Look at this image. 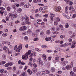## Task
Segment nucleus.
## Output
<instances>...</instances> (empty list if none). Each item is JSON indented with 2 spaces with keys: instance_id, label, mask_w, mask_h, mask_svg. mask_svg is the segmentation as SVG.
<instances>
[{
  "instance_id": "1",
  "label": "nucleus",
  "mask_w": 76,
  "mask_h": 76,
  "mask_svg": "<svg viewBox=\"0 0 76 76\" xmlns=\"http://www.w3.org/2000/svg\"><path fill=\"white\" fill-rule=\"evenodd\" d=\"M31 53V51L29 50L28 51V53H26V54L24 56H22V59L24 60H26L28 59V55H30Z\"/></svg>"
},
{
  "instance_id": "2",
  "label": "nucleus",
  "mask_w": 76,
  "mask_h": 76,
  "mask_svg": "<svg viewBox=\"0 0 76 76\" xmlns=\"http://www.w3.org/2000/svg\"><path fill=\"white\" fill-rule=\"evenodd\" d=\"M9 16L10 18H11L12 20H13L14 18H16L18 17V15L16 14H14L13 15L12 13H9Z\"/></svg>"
},
{
  "instance_id": "3",
  "label": "nucleus",
  "mask_w": 76,
  "mask_h": 76,
  "mask_svg": "<svg viewBox=\"0 0 76 76\" xmlns=\"http://www.w3.org/2000/svg\"><path fill=\"white\" fill-rule=\"evenodd\" d=\"M27 28L25 26H23L20 28L19 30L20 31H23L26 30Z\"/></svg>"
},
{
  "instance_id": "4",
  "label": "nucleus",
  "mask_w": 76,
  "mask_h": 76,
  "mask_svg": "<svg viewBox=\"0 0 76 76\" xmlns=\"http://www.w3.org/2000/svg\"><path fill=\"white\" fill-rule=\"evenodd\" d=\"M73 7L72 6H71L69 8V10H72V12H74L75 11V9L73 8Z\"/></svg>"
},
{
  "instance_id": "5",
  "label": "nucleus",
  "mask_w": 76,
  "mask_h": 76,
  "mask_svg": "<svg viewBox=\"0 0 76 76\" xmlns=\"http://www.w3.org/2000/svg\"><path fill=\"white\" fill-rule=\"evenodd\" d=\"M37 68H33L32 69V71L33 73H36L37 72Z\"/></svg>"
},
{
  "instance_id": "6",
  "label": "nucleus",
  "mask_w": 76,
  "mask_h": 76,
  "mask_svg": "<svg viewBox=\"0 0 76 76\" xmlns=\"http://www.w3.org/2000/svg\"><path fill=\"white\" fill-rule=\"evenodd\" d=\"M3 50H6V51H8L9 49V48L5 46L3 47Z\"/></svg>"
},
{
  "instance_id": "7",
  "label": "nucleus",
  "mask_w": 76,
  "mask_h": 76,
  "mask_svg": "<svg viewBox=\"0 0 76 76\" xmlns=\"http://www.w3.org/2000/svg\"><path fill=\"white\" fill-rule=\"evenodd\" d=\"M45 40L48 41H51V37H46L45 38Z\"/></svg>"
},
{
  "instance_id": "8",
  "label": "nucleus",
  "mask_w": 76,
  "mask_h": 76,
  "mask_svg": "<svg viewBox=\"0 0 76 76\" xmlns=\"http://www.w3.org/2000/svg\"><path fill=\"white\" fill-rule=\"evenodd\" d=\"M38 62H39V64H41V62H42V60L41 59V58H38Z\"/></svg>"
},
{
  "instance_id": "9",
  "label": "nucleus",
  "mask_w": 76,
  "mask_h": 76,
  "mask_svg": "<svg viewBox=\"0 0 76 76\" xmlns=\"http://www.w3.org/2000/svg\"><path fill=\"white\" fill-rule=\"evenodd\" d=\"M71 66H70L69 65H68L67 66H66V69H68V70H70L71 69Z\"/></svg>"
},
{
  "instance_id": "10",
  "label": "nucleus",
  "mask_w": 76,
  "mask_h": 76,
  "mask_svg": "<svg viewBox=\"0 0 76 76\" xmlns=\"http://www.w3.org/2000/svg\"><path fill=\"white\" fill-rule=\"evenodd\" d=\"M27 72L29 73V75H31L32 74V71L30 69H28L27 70Z\"/></svg>"
},
{
  "instance_id": "11",
  "label": "nucleus",
  "mask_w": 76,
  "mask_h": 76,
  "mask_svg": "<svg viewBox=\"0 0 76 76\" xmlns=\"http://www.w3.org/2000/svg\"><path fill=\"white\" fill-rule=\"evenodd\" d=\"M56 11H58L59 12H60V10H61V7H59L56 8Z\"/></svg>"
},
{
  "instance_id": "12",
  "label": "nucleus",
  "mask_w": 76,
  "mask_h": 76,
  "mask_svg": "<svg viewBox=\"0 0 76 76\" xmlns=\"http://www.w3.org/2000/svg\"><path fill=\"white\" fill-rule=\"evenodd\" d=\"M55 60L56 61H59L60 60V58H59V57L58 56H56L55 58Z\"/></svg>"
},
{
  "instance_id": "13",
  "label": "nucleus",
  "mask_w": 76,
  "mask_h": 76,
  "mask_svg": "<svg viewBox=\"0 0 76 76\" xmlns=\"http://www.w3.org/2000/svg\"><path fill=\"white\" fill-rule=\"evenodd\" d=\"M18 48L20 49V50H22V44H20V45L18 46Z\"/></svg>"
},
{
  "instance_id": "14",
  "label": "nucleus",
  "mask_w": 76,
  "mask_h": 76,
  "mask_svg": "<svg viewBox=\"0 0 76 76\" xmlns=\"http://www.w3.org/2000/svg\"><path fill=\"white\" fill-rule=\"evenodd\" d=\"M70 76H75V75L74 74V72H73L71 71V72H70Z\"/></svg>"
},
{
  "instance_id": "15",
  "label": "nucleus",
  "mask_w": 76,
  "mask_h": 76,
  "mask_svg": "<svg viewBox=\"0 0 76 76\" xmlns=\"http://www.w3.org/2000/svg\"><path fill=\"white\" fill-rule=\"evenodd\" d=\"M50 33H51L50 31L48 30L46 31V34L47 35H50Z\"/></svg>"
},
{
  "instance_id": "16",
  "label": "nucleus",
  "mask_w": 76,
  "mask_h": 76,
  "mask_svg": "<svg viewBox=\"0 0 76 76\" xmlns=\"http://www.w3.org/2000/svg\"><path fill=\"white\" fill-rule=\"evenodd\" d=\"M20 20L22 21L25 20V17L23 16H22L20 17Z\"/></svg>"
},
{
  "instance_id": "17",
  "label": "nucleus",
  "mask_w": 76,
  "mask_h": 76,
  "mask_svg": "<svg viewBox=\"0 0 76 76\" xmlns=\"http://www.w3.org/2000/svg\"><path fill=\"white\" fill-rule=\"evenodd\" d=\"M45 70L46 74H50V72L48 70Z\"/></svg>"
},
{
  "instance_id": "18",
  "label": "nucleus",
  "mask_w": 76,
  "mask_h": 76,
  "mask_svg": "<svg viewBox=\"0 0 76 76\" xmlns=\"http://www.w3.org/2000/svg\"><path fill=\"white\" fill-rule=\"evenodd\" d=\"M8 42V41H3L2 42V44H6Z\"/></svg>"
},
{
  "instance_id": "19",
  "label": "nucleus",
  "mask_w": 76,
  "mask_h": 76,
  "mask_svg": "<svg viewBox=\"0 0 76 76\" xmlns=\"http://www.w3.org/2000/svg\"><path fill=\"white\" fill-rule=\"evenodd\" d=\"M2 57L4 59V60H5L6 58V55H5L4 54L3 55Z\"/></svg>"
},
{
  "instance_id": "20",
  "label": "nucleus",
  "mask_w": 76,
  "mask_h": 76,
  "mask_svg": "<svg viewBox=\"0 0 76 76\" xmlns=\"http://www.w3.org/2000/svg\"><path fill=\"white\" fill-rule=\"evenodd\" d=\"M0 13L1 16H3V13H4V11L3 10H1L0 11Z\"/></svg>"
},
{
  "instance_id": "21",
  "label": "nucleus",
  "mask_w": 76,
  "mask_h": 76,
  "mask_svg": "<svg viewBox=\"0 0 76 76\" xmlns=\"http://www.w3.org/2000/svg\"><path fill=\"white\" fill-rule=\"evenodd\" d=\"M7 10L9 12L10 10L11 9V8H10V7H8L7 8Z\"/></svg>"
},
{
  "instance_id": "22",
  "label": "nucleus",
  "mask_w": 76,
  "mask_h": 76,
  "mask_svg": "<svg viewBox=\"0 0 76 76\" xmlns=\"http://www.w3.org/2000/svg\"><path fill=\"white\" fill-rule=\"evenodd\" d=\"M58 21L56 20L54 21V25H58Z\"/></svg>"
},
{
  "instance_id": "23",
  "label": "nucleus",
  "mask_w": 76,
  "mask_h": 76,
  "mask_svg": "<svg viewBox=\"0 0 76 76\" xmlns=\"http://www.w3.org/2000/svg\"><path fill=\"white\" fill-rule=\"evenodd\" d=\"M51 31H55V30H56V28H55V27H52L51 28Z\"/></svg>"
},
{
  "instance_id": "24",
  "label": "nucleus",
  "mask_w": 76,
  "mask_h": 76,
  "mask_svg": "<svg viewBox=\"0 0 76 76\" xmlns=\"http://www.w3.org/2000/svg\"><path fill=\"white\" fill-rule=\"evenodd\" d=\"M30 6H31V5L30 4H29V5H25V8H29V7Z\"/></svg>"
},
{
  "instance_id": "25",
  "label": "nucleus",
  "mask_w": 76,
  "mask_h": 76,
  "mask_svg": "<svg viewBox=\"0 0 76 76\" xmlns=\"http://www.w3.org/2000/svg\"><path fill=\"white\" fill-rule=\"evenodd\" d=\"M21 76H26V74H25V72H23L21 75Z\"/></svg>"
},
{
  "instance_id": "26",
  "label": "nucleus",
  "mask_w": 76,
  "mask_h": 76,
  "mask_svg": "<svg viewBox=\"0 0 76 76\" xmlns=\"http://www.w3.org/2000/svg\"><path fill=\"white\" fill-rule=\"evenodd\" d=\"M28 65L30 66L31 67H32V66H33V64H32V63L31 62L28 63Z\"/></svg>"
},
{
  "instance_id": "27",
  "label": "nucleus",
  "mask_w": 76,
  "mask_h": 76,
  "mask_svg": "<svg viewBox=\"0 0 76 76\" xmlns=\"http://www.w3.org/2000/svg\"><path fill=\"white\" fill-rule=\"evenodd\" d=\"M18 13H20L22 12V9L20 8H19L17 10Z\"/></svg>"
},
{
  "instance_id": "28",
  "label": "nucleus",
  "mask_w": 76,
  "mask_h": 76,
  "mask_svg": "<svg viewBox=\"0 0 76 76\" xmlns=\"http://www.w3.org/2000/svg\"><path fill=\"white\" fill-rule=\"evenodd\" d=\"M60 37L61 38V39L64 38H65V35H61V36H60Z\"/></svg>"
},
{
  "instance_id": "29",
  "label": "nucleus",
  "mask_w": 76,
  "mask_h": 76,
  "mask_svg": "<svg viewBox=\"0 0 76 76\" xmlns=\"http://www.w3.org/2000/svg\"><path fill=\"white\" fill-rule=\"evenodd\" d=\"M29 18L28 17L26 16L25 18V20H26V22L29 21Z\"/></svg>"
},
{
  "instance_id": "30",
  "label": "nucleus",
  "mask_w": 76,
  "mask_h": 76,
  "mask_svg": "<svg viewBox=\"0 0 76 76\" xmlns=\"http://www.w3.org/2000/svg\"><path fill=\"white\" fill-rule=\"evenodd\" d=\"M65 27L66 28H69V24H68V23H66Z\"/></svg>"
},
{
  "instance_id": "31",
  "label": "nucleus",
  "mask_w": 76,
  "mask_h": 76,
  "mask_svg": "<svg viewBox=\"0 0 76 76\" xmlns=\"http://www.w3.org/2000/svg\"><path fill=\"white\" fill-rule=\"evenodd\" d=\"M51 71L52 73L55 72V69L54 68H52Z\"/></svg>"
},
{
  "instance_id": "32",
  "label": "nucleus",
  "mask_w": 76,
  "mask_h": 76,
  "mask_svg": "<svg viewBox=\"0 0 76 76\" xmlns=\"http://www.w3.org/2000/svg\"><path fill=\"white\" fill-rule=\"evenodd\" d=\"M64 1L66 2L67 4H68L70 3V0H64Z\"/></svg>"
},
{
  "instance_id": "33",
  "label": "nucleus",
  "mask_w": 76,
  "mask_h": 76,
  "mask_svg": "<svg viewBox=\"0 0 76 76\" xmlns=\"http://www.w3.org/2000/svg\"><path fill=\"white\" fill-rule=\"evenodd\" d=\"M7 35V34L6 33H4L2 34V36L3 37H6Z\"/></svg>"
},
{
  "instance_id": "34",
  "label": "nucleus",
  "mask_w": 76,
  "mask_h": 76,
  "mask_svg": "<svg viewBox=\"0 0 76 76\" xmlns=\"http://www.w3.org/2000/svg\"><path fill=\"white\" fill-rule=\"evenodd\" d=\"M32 33V31H31V30L30 29H29L27 31L28 34H31Z\"/></svg>"
},
{
  "instance_id": "35",
  "label": "nucleus",
  "mask_w": 76,
  "mask_h": 76,
  "mask_svg": "<svg viewBox=\"0 0 76 76\" xmlns=\"http://www.w3.org/2000/svg\"><path fill=\"white\" fill-rule=\"evenodd\" d=\"M12 69V68L11 67H9L7 68V69L8 70H11Z\"/></svg>"
},
{
  "instance_id": "36",
  "label": "nucleus",
  "mask_w": 76,
  "mask_h": 76,
  "mask_svg": "<svg viewBox=\"0 0 76 76\" xmlns=\"http://www.w3.org/2000/svg\"><path fill=\"white\" fill-rule=\"evenodd\" d=\"M25 23L26 24H27V25H30V24H31V22L29 21H26Z\"/></svg>"
},
{
  "instance_id": "37",
  "label": "nucleus",
  "mask_w": 76,
  "mask_h": 76,
  "mask_svg": "<svg viewBox=\"0 0 76 76\" xmlns=\"http://www.w3.org/2000/svg\"><path fill=\"white\" fill-rule=\"evenodd\" d=\"M42 57H44L45 58H44V60H45V59L46 58V55H43L42 56Z\"/></svg>"
},
{
  "instance_id": "38",
  "label": "nucleus",
  "mask_w": 76,
  "mask_h": 76,
  "mask_svg": "<svg viewBox=\"0 0 76 76\" xmlns=\"http://www.w3.org/2000/svg\"><path fill=\"white\" fill-rule=\"evenodd\" d=\"M62 64L63 66H66V62L65 61H63Z\"/></svg>"
},
{
  "instance_id": "39",
  "label": "nucleus",
  "mask_w": 76,
  "mask_h": 76,
  "mask_svg": "<svg viewBox=\"0 0 76 76\" xmlns=\"http://www.w3.org/2000/svg\"><path fill=\"white\" fill-rule=\"evenodd\" d=\"M28 37L27 36H26L24 37V39L26 41H27V40H28Z\"/></svg>"
},
{
  "instance_id": "40",
  "label": "nucleus",
  "mask_w": 76,
  "mask_h": 76,
  "mask_svg": "<svg viewBox=\"0 0 76 76\" xmlns=\"http://www.w3.org/2000/svg\"><path fill=\"white\" fill-rule=\"evenodd\" d=\"M44 17L45 18H48V15L47 14H45V15H43Z\"/></svg>"
},
{
  "instance_id": "41",
  "label": "nucleus",
  "mask_w": 76,
  "mask_h": 76,
  "mask_svg": "<svg viewBox=\"0 0 76 76\" xmlns=\"http://www.w3.org/2000/svg\"><path fill=\"white\" fill-rule=\"evenodd\" d=\"M53 34H58V31H54L53 32Z\"/></svg>"
},
{
  "instance_id": "42",
  "label": "nucleus",
  "mask_w": 76,
  "mask_h": 76,
  "mask_svg": "<svg viewBox=\"0 0 76 76\" xmlns=\"http://www.w3.org/2000/svg\"><path fill=\"white\" fill-rule=\"evenodd\" d=\"M42 74L43 75H45L46 73H45V70L44 71H43L42 72Z\"/></svg>"
},
{
  "instance_id": "43",
  "label": "nucleus",
  "mask_w": 76,
  "mask_h": 76,
  "mask_svg": "<svg viewBox=\"0 0 76 76\" xmlns=\"http://www.w3.org/2000/svg\"><path fill=\"white\" fill-rule=\"evenodd\" d=\"M34 41H38V39L37 38H35L34 39Z\"/></svg>"
},
{
  "instance_id": "44",
  "label": "nucleus",
  "mask_w": 76,
  "mask_h": 76,
  "mask_svg": "<svg viewBox=\"0 0 76 76\" xmlns=\"http://www.w3.org/2000/svg\"><path fill=\"white\" fill-rule=\"evenodd\" d=\"M75 35H76V34H75V33H74L73 34V35H72V36H71V38H73V37H74V36H75Z\"/></svg>"
},
{
  "instance_id": "45",
  "label": "nucleus",
  "mask_w": 76,
  "mask_h": 76,
  "mask_svg": "<svg viewBox=\"0 0 76 76\" xmlns=\"http://www.w3.org/2000/svg\"><path fill=\"white\" fill-rule=\"evenodd\" d=\"M5 63H6V62L5 61H3L2 62H1V65H3V64H5Z\"/></svg>"
},
{
  "instance_id": "46",
  "label": "nucleus",
  "mask_w": 76,
  "mask_h": 76,
  "mask_svg": "<svg viewBox=\"0 0 76 76\" xmlns=\"http://www.w3.org/2000/svg\"><path fill=\"white\" fill-rule=\"evenodd\" d=\"M20 49H19V48H18L16 50L17 52H18V53H19V52H20Z\"/></svg>"
},
{
  "instance_id": "47",
  "label": "nucleus",
  "mask_w": 76,
  "mask_h": 76,
  "mask_svg": "<svg viewBox=\"0 0 76 76\" xmlns=\"http://www.w3.org/2000/svg\"><path fill=\"white\" fill-rule=\"evenodd\" d=\"M6 21H9V17H7L6 18Z\"/></svg>"
},
{
  "instance_id": "48",
  "label": "nucleus",
  "mask_w": 76,
  "mask_h": 76,
  "mask_svg": "<svg viewBox=\"0 0 76 76\" xmlns=\"http://www.w3.org/2000/svg\"><path fill=\"white\" fill-rule=\"evenodd\" d=\"M21 25H25V23L24 22H22L21 23Z\"/></svg>"
},
{
  "instance_id": "49",
  "label": "nucleus",
  "mask_w": 76,
  "mask_h": 76,
  "mask_svg": "<svg viewBox=\"0 0 76 76\" xmlns=\"http://www.w3.org/2000/svg\"><path fill=\"white\" fill-rule=\"evenodd\" d=\"M42 7H40L39 9V11H40V12H42Z\"/></svg>"
},
{
  "instance_id": "50",
  "label": "nucleus",
  "mask_w": 76,
  "mask_h": 76,
  "mask_svg": "<svg viewBox=\"0 0 76 76\" xmlns=\"http://www.w3.org/2000/svg\"><path fill=\"white\" fill-rule=\"evenodd\" d=\"M59 27L60 28H61V29H62V28H63V26L62 25L60 24L59 25Z\"/></svg>"
},
{
  "instance_id": "51",
  "label": "nucleus",
  "mask_w": 76,
  "mask_h": 76,
  "mask_svg": "<svg viewBox=\"0 0 76 76\" xmlns=\"http://www.w3.org/2000/svg\"><path fill=\"white\" fill-rule=\"evenodd\" d=\"M76 15L75 14H73V15L72 16V18H75L76 17Z\"/></svg>"
},
{
  "instance_id": "52",
  "label": "nucleus",
  "mask_w": 76,
  "mask_h": 76,
  "mask_svg": "<svg viewBox=\"0 0 76 76\" xmlns=\"http://www.w3.org/2000/svg\"><path fill=\"white\" fill-rule=\"evenodd\" d=\"M5 67H9V64H6L5 65Z\"/></svg>"
},
{
  "instance_id": "53",
  "label": "nucleus",
  "mask_w": 76,
  "mask_h": 76,
  "mask_svg": "<svg viewBox=\"0 0 76 76\" xmlns=\"http://www.w3.org/2000/svg\"><path fill=\"white\" fill-rule=\"evenodd\" d=\"M72 4H73V2L72 1H70L69 2V6H70L71 5H72Z\"/></svg>"
},
{
  "instance_id": "54",
  "label": "nucleus",
  "mask_w": 76,
  "mask_h": 76,
  "mask_svg": "<svg viewBox=\"0 0 76 76\" xmlns=\"http://www.w3.org/2000/svg\"><path fill=\"white\" fill-rule=\"evenodd\" d=\"M24 4H25V2H22L20 3L21 6H23L24 5Z\"/></svg>"
},
{
  "instance_id": "55",
  "label": "nucleus",
  "mask_w": 76,
  "mask_h": 76,
  "mask_svg": "<svg viewBox=\"0 0 76 76\" xmlns=\"http://www.w3.org/2000/svg\"><path fill=\"white\" fill-rule=\"evenodd\" d=\"M65 18H67V19H70V18L69 16L67 15H66Z\"/></svg>"
},
{
  "instance_id": "56",
  "label": "nucleus",
  "mask_w": 76,
  "mask_h": 76,
  "mask_svg": "<svg viewBox=\"0 0 76 76\" xmlns=\"http://www.w3.org/2000/svg\"><path fill=\"white\" fill-rule=\"evenodd\" d=\"M33 65L34 67H37V64H34Z\"/></svg>"
},
{
  "instance_id": "57",
  "label": "nucleus",
  "mask_w": 76,
  "mask_h": 76,
  "mask_svg": "<svg viewBox=\"0 0 76 76\" xmlns=\"http://www.w3.org/2000/svg\"><path fill=\"white\" fill-rule=\"evenodd\" d=\"M20 54V53H15V56H18Z\"/></svg>"
},
{
  "instance_id": "58",
  "label": "nucleus",
  "mask_w": 76,
  "mask_h": 76,
  "mask_svg": "<svg viewBox=\"0 0 76 76\" xmlns=\"http://www.w3.org/2000/svg\"><path fill=\"white\" fill-rule=\"evenodd\" d=\"M42 48H45L46 47H47V46H45L44 45L42 46Z\"/></svg>"
},
{
  "instance_id": "59",
  "label": "nucleus",
  "mask_w": 76,
  "mask_h": 76,
  "mask_svg": "<svg viewBox=\"0 0 76 76\" xmlns=\"http://www.w3.org/2000/svg\"><path fill=\"white\" fill-rule=\"evenodd\" d=\"M33 56V53H31V54L30 56V58H32V56Z\"/></svg>"
},
{
  "instance_id": "60",
  "label": "nucleus",
  "mask_w": 76,
  "mask_h": 76,
  "mask_svg": "<svg viewBox=\"0 0 76 76\" xmlns=\"http://www.w3.org/2000/svg\"><path fill=\"white\" fill-rule=\"evenodd\" d=\"M40 32V30L38 29H37L36 31V32H37V33H38V32Z\"/></svg>"
},
{
  "instance_id": "61",
  "label": "nucleus",
  "mask_w": 76,
  "mask_h": 76,
  "mask_svg": "<svg viewBox=\"0 0 76 76\" xmlns=\"http://www.w3.org/2000/svg\"><path fill=\"white\" fill-rule=\"evenodd\" d=\"M12 7L14 9H15V10H16V6L15 5H12Z\"/></svg>"
},
{
  "instance_id": "62",
  "label": "nucleus",
  "mask_w": 76,
  "mask_h": 76,
  "mask_svg": "<svg viewBox=\"0 0 76 76\" xmlns=\"http://www.w3.org/2000/svg\"><path fill=\"white\" fill-rule=\"evenodd\" d=\"M0 72L1 73H2V72H4V69H1L0 70Z\"/></svg>"
},
{
  "instance_id": "63",
  "label": "nucleus",
  "mask_w": 76,
  "mask_h": 76,
  "mask_svg": "<svg viewBox=\"0 0 76 76\" xmlns=\"http://www.w3.org/2000/svg\"><path fill=\"white\" fill-rule=\"evenodd\" d=\"M38 22H41L42 21V20L41 19H38L37 20Z\"/></svg>"
},
{
  "instance_id": "64",
  "label": "nucleus",
  "mask_w": 76,
  "mask_h": 76,
  "mask_svg": "<svg viewBox=\"0 0 76 76\" xmlns=\"http://www.w3.org/2000/svg\"><path fill=\"white\" fill-rule=\"evenodd\" d=\"M64 45L66 46H68L69 45V43H66L64 44Z\"/></svg>"
}]
</instances>
